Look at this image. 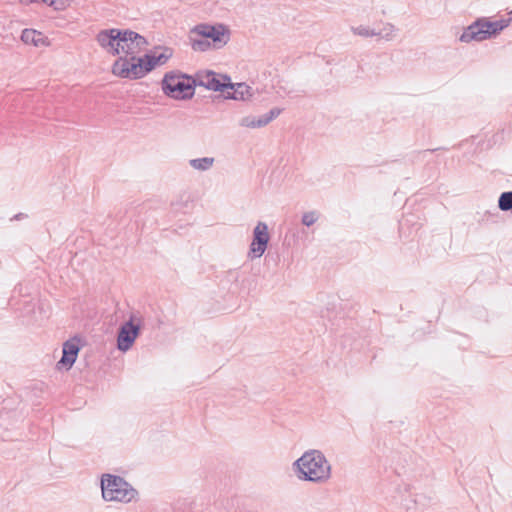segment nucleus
<instances>
[{
  "label": "nucleus",
  "mask_w": 512,
  "mask_h": 512,
  "mask_svg": "<svg viewBox=\"0 0 512 512\" xmlns=\"http://www.w3.org/2000/svg\"><path fill=\"white\" fill-rule=\"evenodd\" d=\"M41 3L52 7L54 10L62 11L70 6L71 0H41Z\"/></svg>",
  "instance_id": "f3484780"
},
{
  "label": "nucleus",
  "mask_w": 512,
  "mask_h": 512,
  "mask_svg": "<svg viewBox=\"0 0 512 512\" xmlns=\"http://www.w3.org/2000/svg\"><path fill=\"white\" fill-rule=\"evenodd\" d=\"M213 159L211 158H202V159H194L191 161V165L196 169H207L212 166Z\"/></svg>",
  "instance_id": "a211bd4d"
},
{
  "label": "nucleus",
  "mask_w": 512,
  "mask_h": 512,
  "mask_svg": "<svg viewBox=\"0 0 512 512\" xmlns=\"http://www.w3.org/2000/svg\"><path fill=\"white\" fill-rule=\"evenodd\" d=\"M194 33L205 37L206 39H211L215 45L224 44L228 41V33L223 26H208V25H199L195 27Z\"/></svg>",
  "instance_id": "9b49d317"
},
{
  "label": "nucleus",
  "mask_w": 512,
  "mask_h": 512,
  "mask_svg": "<svg viewBox=\"0 0 512 512\" xmlns=\"http://www.w3.org/2000/svg\"><path fill=\"white\" fill-rule=\"evenodd\" d=\"M498 205L502 211L512 210V192L502 193L499 197Z\"/></svg>",
  "instance_id": "dca6fc26"
},
{
  "label": "nucleus",
  "mask_w": 512,
  "mask_h": 512,
  "mask_svg": "<svg viewBox=\"0 0 512 512\" xmlns=\"http://www.w3.org/2000/svg\"><path fill=\"white\" fill-rule=\"evenodd\" d=\"M101 488L106 501L130 502L137 495V491L123 478L110 474L102 477Z\"/></svg>",
  "instance_id": "7ed1b4c3"
},
{
  "label": "nucleus",
  "mask_w": 512,
  "mask_h": 512,
  "mask_svg": "<svg viewBox=\"0 0 512 512\" xmlns=\"http://www.w3.org/2000/svg\"><path fill=\"white\" fill-rule=\"evenodd\" d=\"M273 117H274L273 112H271V115L269 117H262V118H259L258 120L251 119V118L247 117L242 120V125L246 126V127H251V128L261 127V126L268 124L273 119Z\"/></svg>",
  "instance_id": "2eb2a0df"
},
{
  "label": "nucleus",
  "mask_w": 512,
  "mask_h": 512,
  "mask_svg": "<svg viewBox=\"0 0 512 512\" xmlns=\"http://www.w3.org/2000/svg\"><path fill=\"white\" fill-rule=\"evenodd\" d=\"M21 40L24 44L34 47H47L50 45L49 39L42 32L35 29H24L21 34Z\"/></svg>",
  "instance_id": "ddd939ff"
},
{
  "label": "nucleus",
  "mask_w": 512,
  "mask_h": 512,
  "mask_svg": "<svg viewBox=\"0 0 512 512\" xmlns=\"http://www.w3.org/2000/svg\"><path fill=\"white\" fill-rule=\"evenodd\" d=\"M80 351L79 340L72 338L63 344V355L57 363L58 369L69 370L75 363Z\"/></svg>",
  "instance_id": "9d476101"
},
{
  "label": "nucleus",
  "mask_w": 512,
  "mask_h": 512,
  "mask_svg": "<svg viewBox=\"0 0 512 512\" xmlns=\"http://www.w3.org/2000/svg\"><path fill=\"white\" fill-rule=\"evenodd\" d=\"M269 241L268 227L265 223H258L253 232V241L250 245L252 258H259L263 255Z\"/></svg>",
  "instance_id": "6e6552de"
},
{
  "label": "nucleus",
  "mask_w": 512,
  "mask_h": 512,
  "mask_svg": "<svg viewBox=\"0 0 512 512\" xmlns=\"http://www.w3.org/2000/svg\"><path fill=\"white\" fill-rule=\"evenodd\" d=\"M302 480L325 482L330 478L331 466L325 456L318 450L305 452L295 463Z\"/></svg>",
  "instance_id": "f03ea898"
},
{
  "label": "nucleus",
  "mask_w": 512,
  "mask_h": 512,
  "mask_svg": "<svg viewBox=\"0 0 512 512\" xmlns=\"http://www.w3.org/2000/svg\"><path fill=\"white\" fill-rule=\"evenodd\" d=\"M317 220V216L314 212H308L303 215V224L310 226Z\"/></svg>",
  "instance_id": "6ab92c4d"
},
{
  "label": "nucleus",
  "mask_w": 512,
  "mask_h": 512,
  "mask_svg": "<svg viewBox=\"0 0 512 512\" xmlns=\"http://www.w3.org/2000/svg\"><path fill=\"white\" fill-rule=\"evenodd\" d=\"M193 49L194 50H204L205 49V43L201 41H194L193 42Z\"/></svg>",
  "instance_id": "aec40b11"
},
{
  "label": "nucleus",
  "mask_w": 512,
  "mask_h": 512,
  "mask_svg": "<svg viewBox=\"0 0 512 512\" xmlns=\"http://www.w3.org/2000/svg\"><path fill=\"white\" fill-rule=\"evenodd\" d=\"M139 331L140 325L134 323L133 319L122 325L117 338L118 349L123 352L129 350L138 337Z\"/></svg>",
  "instance_id": "1a4fd4ad"
},
{
  "label": "nucleus",
  "mask_w": 512,
  "mask_h": 512,
  "mask_svg": "<svg viewBox=\"0 0 512 512\" xmlns=\"http://www.w3.org/2000/svg\"><path fill=\"white\" fill-rule=\"evenodd\" d=\"M23 5H30L33 3H41V0H20Z\"/></svg>",
  "instance_id": "412c9836"
},
{
  "label": "nucleus",
  "mask_w": 512,
  "mask_h": 512,
  "mask_svg": "<svg viewBox=\"0 0 512 512\" xmlns=\"http://www.w3.org/2000/svg\"><path fill=\"white\" fill-rule=\"evenodd\" d=\"M97 41L107 53L119 57L137 55L147 46L145 38L131 30H103L98 33Z\"/></svg>",
  "instance_id": "f257e3e1"
},
{
  "label": "nucleus",
  "mask_w": 512,
  "mask_h": 512,
  "mask_svg": "<svg viewBox=\"0 0 512 512\" xmlns=\"http://www.w3.org/2000/svg\"><path fill=\"white\" fill-rule=\"evenodd\" d=\"M503 21L490 22L487 20H478L470 25L461 35L462 42L483 41L506 27Z\"/></svg>",
  "instance_id": "423d86ee"
},
{
  "label": "nucleus",
  "mask_w": 512,
  "mask_h": 512,
  "mask_svg": "<svg viewBox=\"0 0 512 512\" xmlns=\"http://www.w3.org/2000/svg\"><path fill=\"white\" fill-rule=\"evenodd\" d=\"M250 87L244 83H231V79L229 78V86H227L224 95L226 98H231L234 100H245L251 96Z\"/></svg>",
  "instance_id": "4468645a"
},
{
  "label": "nucleus",
  "mask_w": 512,
  "mask_h": 512,
  "mask_svg": "<svg viewBox=\"0 0 512 512\" xmlns=\"http://www.w3.org/2000/svg\"><path fill=\"white\" fill-rule=\"evenodd\" d=\"M113 75L124 79H139L147 74L142 57L136 55L120 56L112 65Z\"/></svg>",
  "instance_id": "20e7f679"
},
{
  "label": "nucleus",
  "mask_w": 512,
  "mask_h": 512,
  "mask_svg": "<svg viewBox=\"0 0 512 512\" xmlns=\"http://www.w3.org/2000/svg\"><path fill=\"white\" fill-rule=\"evenodd\" d=\"M196 81L200 86L209 90L224 93L229 86V77L223 74L215 73L211 70H202L196 74Z\"/></svg>",
  "instance_id": "0eeeda50"
},
{
  "label": "nucleus",
  "mask_w": 512,
  "mask_h": 512,
  "mask_svg": "<svg viewBox=\"0 0 512 512\" xmlns=\"http://www.w3.org/2000/svg\"><path fill=\"white\" fill-rule=\"evenodd\" d=\"M171 56L172 53L168 48L157 49L152 53L143 56L142 58L147 68V73L156 67L165 64Z\"/></svg>",
  "instance_id": "f8f14e48"
},
{
  "label": "nucleus",
  "mask_w": 512,
  "mask_h": 512,
  "mask_svg": "<svg viewBox=\"0 0 512 512\" xmlns=\"http://www.w3.org/2000/svg\"><path fill=\"white\" fill-rule=\"evenodd\" d=\"M195 82L196 80L185 75H166L163 90L174 99H186L194 95Z\"/></svg>",
  "instance_id": "39448f33"
}]
</instances>
